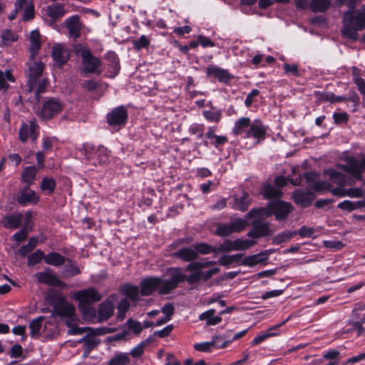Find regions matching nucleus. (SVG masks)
Here are the masks:
<instances>
[{
  "instance_id": "46",
  "label": "nucleus",
  "mask_w": 365,
  "mask_h": 365,
  "mask_svg": "<svg viewBox=\"0 0 365 365\" xmlns=\"http://www.w3.org/2000/svg\"><path fill=\"white\" fill-rule=\"evenodd\" d=\"M331 5L330 0H312L310 9L314 12H324Z\"/></svg>"
},
{
  "instance_id": "35",
  "label": "nucleus",
  "mask_w": 365,
  "mask_h": 365,
  "mask_svg": "<svg viewBox=\"0 0 365 365\" xmlns=\"http://www.w3.org/2000/svg\"><path fill=\"white\" fill-rule=\"evenodd\" d=\"M261 193L266 200L277 199L282 197V191L269 183L262 186Z\"/></svg>"
},
{
  "instance_id": "54",
  "label": "nucleus",
  "mask_w": 365,
  "mask_h": 365,
  "mask_svg": "<svg viewBox=\"0 0 365 365\" xmlns=\"http://www.w3.org/2000/svg\"><path fill=\"white\" fill-rule=\"evenodd\" d=\"M81 273L78 265L76 262H71L69 264H66L63 268V274L66 277H72L78 275Z\"/></svg>"
},
{
  "instance_id": "31",
  "label": "nucleus",
  "mask_w": 365,
  "mask_h": 365,
  "mask_svg": "<svg viewBox=\"0 0 365 365\" xmlns=\"http://www.w3.org/2000/svg\"><path fill=\"white\" fill-rule=\"evenodd\" d=\"M56 185V181L53 178L45 176L40 183V189L43 195L51 196L54 193Z\"/></svg>"
},
{
  "instance_id": "38",
  "label": "nucleus",
  "mask_w": 365,
  "mask_h": 365,
  "mask_svg": "<svg viewBox=\"0 0 365 365\" xmlns=\"http://www.w3.org/2000/svg\"><path fill=\"white\" fill-rule=\"evenodd\" d=\"M266 252L267 251L262 252L259 254H255L245 257L242 259L241 264L248 267H254L257 264L264 262L268 259L267 257H263L264 255H266Z\"/></svg>"
},
{
  "instance_id": "22",
  "label": "nucleus",
  "mask_w": 365,
  "mask_h": 365,
  "mask_svg": "<svg viewBox=\"0 0 365 365\" xmlns=\"http://www.w3.org/2000/svg\"><path fill=\"white\" fill-rule=\"evenodd\" d=\"M252 204V198L247 192H244L242 196H233V202L231 207L235 210L245 212Z\"/></svg>"
},
{
  "instance_id": "21",
  "label": "nucleus",
  "mask_w": 365,
  "mask_h": 365,
  "mask_svg": "<svg viewBox=\"0 0 365 365\" xmlns=\"http://www.w3.org/2000/svg\"><path fill=\"white\" fill-rule=\"evenodd\" d=\"M104 59L107 61L106 66L110 77H115L120 72V60L115 52L110 51L106 52L103 56Z\"/></svg>"
},
{
  "instance_id": "4",
  "label": "nucleus",
  "mask_w": 365,
  "mask_h": 365,
  "mask_svg": "<svg viewBox=\"0 0 365 365\" xmlns=\"http://www.w3.org/2000/svg\"><path fill=\"white\" fill-rule=\"evenodd\" d=\"M168 279H163L159 277H148L141 279L140 282V294L141 296L148 297L153 294V292L158 291L161 295L170 294L172 291L168 292Z\"/></svg>"
},
{
  "instance_id": "32",
  "label": "nucleus",
  "mask_w": 365,
  "mask_h": 365,
  "mask_svg": "<svg viewBox=\"0 0 365 365\" xmlns=\"http://www.w3.org/2000/svg\"><path fill=\"white\" fill-rule=\"evenodd\" d=\"M114 312L113 304L110 301L102 302L98 307V319L99 321L103 322L110 318Z\"/></svg>"
},
{
  "instance_id": "5",
  "label": "nucleus",
  "mask_w": 365,
  "mask_h": 365,
  "mask_svg": "<svg viewBox=\"0 0 365 365\" xmlns=\"http://www.w3.org/2000/svg\"><path fill=\"white\" fill-rule=\"evenodd\" d=\"M81 58V73L101 75L103 72L102 61L100 58L95 56L91 50L87 48H82L80 50Z\"/></svg>"
},
{
  "instance_id": "2",
  "label": "nucleus",
  "mask_w": 365,
  "mask_h": 365,
  "mask_svg": "<svg viewBox=\"0 0 365 365\" xmlns=\"http://www.w3.org/2000/svg\"><path fill=\"white\" fill-rule=\"evenodd\" d=\"M293 206L290 202L277 200L269 202L266 207H255L251 209L245 215L247 219L260 218L262 216L274 215L275 220L282 221L286 220L292 211Z\"/></svg>"
},
{
  "instance_id": "11",
  "label": "nucleus",
  "mask_w": 365,
  "mask_h": 365,
  "mask_svg": "<svg viewBox=\"0 0 365 365\" xmlns=\"http://www.w3.org/2000/svg\"><path fill=\"white\" fill-rule=\"evenodd\" d=\"M257 244V241L250 239L237 238L235 240L226 239L217 247L221 253L230 252L232 251H240L247 250Z\"/></svg>"
},
{
  "instance_id": "19",
  "label": "nucleus",
  "mask_w": 365,
  "mask_h": 365,
  "mask_svg": "<svg viewBox=\"0 0 365 365\" xmlns=\"http://www.w3.org/2000/svg\"><path fill=\"white\" fill-rule=\"evenodd\" d=\"M45 65L41 61L34 62L29 66V73L28 78V86L30 91H32L36 87L37 81L42 76Z\"/></svg>"
},
{
  "instance_id": "6",
  "label": "nucleus",
  "mask_w": 365,
  "mask_h": 365,
  "mask_svg": "<svg viewBox=\"0 0 365 365\" xmlns=\"http://www.w3.org/2000/svg\"><path fill=\"white\" fill-rule=\"evenodd\" d=\"M108 126L118 131L123 128L128 121V111L126 106L120 105L112 108L106 115Z\"/></svg>"
},
{
  "instance_id": "13",
  "label": "nucleus",
  "mask_w": 365,
  "mask_h": 365,
  "mask_svg": "<svg viewBox=\"0 0 365 365\" xmlns=\"http://www.w3.org/2000/svg\"><path fill=\"white\" fill-rule=\"evenodd\" d=\"M206 77L211 82L218 81L227 85L234 76L226 69L215 65H210L205 69Z\"/></svg>"
},
{
  "instance_id": "40",
  "label": "nucleus",
  "mask_w": 365,
  "mask_h": 365,
  "mask_svg": "<svg viewBox=\"0 0 365 365\" xmlns=\"http://www.w3.org/2000/svg\"><path fill=\"white\" fill-rule=\"evenodd\" d=\"M121 292L133 302H137L139 300L140 290L137 286L125 284L121 288Z\"/></svg>"
},
{
  "instance_id": "41",
  "label": "nucleus",
  "mask_w": 365,
  "mask_h": 365,
  "mask_svg": "<svg viewBox=\"0 0 365 365\" xmlns=\"http://www.w3.org/2000/svg\"><path fill=\"white\" fill-rule=\"evenodd\" d=\"M295 235H297V230L290 231L286 230L278 233L272 240V244L280 245L291 240Z\"/></svg>"
},
{
  "instance_id": "36",
  "label": "nucleus",
  "mask_w": 365,
  "mask_h": 365,
  "mask_svg": "<svg viewBox=\"0 0 365 365\" xmlns=\"http://www.w3.org/2000/svg\"><path fill=\"white\" fill-rule=\"evenodd\" d=\"M38 169L34 165L25 167L21 177V181L31 186L36 179Z\"/></svg>"
},
{
  "instance_id": "44",
  "label": "nucleus",
  "mask_w": 365,
  "mask_h": 365,
  "mask_svg": "<svg viewBox=\"0 0 365 365\" xmlns=\"http://www.w3.org/2000/svg\"><path fill=\"white\" fill-rule=\"evenodd\" d=\"M45 319L44 316H39L32 319L29 323V329L31 330L30 336L32 338H35L36 336L40 335V331L42 327V323Z\"/></svg>"
},
{
  "instance_id": "17",
  "label": "nucleus",
  "mask_w": 365,
  "mask_h": 365,
  "mask_svg": "<svg viewBox=\"0 0 365 365\" xmlns=\"http://www.w3.org/2000/svg\"><path fill=\"white\" fill-rule=\"evenodd\" d=\"M292 197L295 204L302 207L307 208L309 207L316 197L315 194L310 190H296Z\"/></svg>"
},
{
  "instance_id": "18",
  "label": "nucleus",
  "mask_w": 365,
  "mask_h": 365,
  "mask_svg": "<svg viewBox=\"0 0 365 365\" xmlns=\"http://www.w3.org/2000/svg\"><path fill=\"white\" fill-rule=\"evenodd\" d=\"M17 201L21 206H26L29 204L36 205L39 201V196L36 192L26 185L19 192Z\"/></svg>"
},
{
  "instance_id": "45",
  "label": "nucleus",
  "mask_w": 365,
  "mask_h": 365,
  "mask_svg": "<svg viewBox=\"0 0 365 365\" xmlns=\"http://www.w3.org/2000/svg\"><path fill=\"white\" fill-rule=\"evenodd\" d=\"M287 320L288 319H287L286 321L283 322L281 324H277L276 326H274V327L269 328V330H268L269 332L264 333V334H259V335L256 336L254 338V339L250 342L251 343V346L258 345V344L262 343L264 341H265L269 337H272V336H274L275 334L273 333V332H270V331L278 329L280 326H282V324H285L287 322Z\"/></svg>"
},
{
  "instance_id": "49",
  "label": "nucleus",
  "mask_w": 365,
  "mask_h": 365,
  "mask_svg": "<svg viewBox=\"0 0 365 365\" xmlns=\"http://www.w3.org/2000/svg\"><path fill=\"white\" fill-rule=\"evenodd\" d=\"M202 115L208 122L217 123L221 120L222 113L219 110H206L202 111Z\"/></svg>"
},
{
  "instance_id": "25",
  "label": "nucleus",
  "mask_w": 365,
  "mask_h": 365,
  "mask_svg": "<svg viewBox=\"0 0 365 365\" xmlns=\"http://www.w3.org/2000/svg\"><path fill=\"white\" fill-rule=\"evenodd\" d=\"M37 279L39 282L48 284L63 287L65 284L56 274L48 272H38L36 274Z\"/></svg>"
},
{
  "instance_id": "50",
  "label": "nucleus",
  "mask_w": 365,
  "mask_h": 365,
  "mask_svg": "<svg viewBox=\"0 0 365 365\" xmlns=\"http://www.w3.org/2000/svg\"><path fill=\"white\" fill-rule=\"evenodd\" d=\"M38 245V239L36 237H31L29 242L21 247L19 250V254L21 257H26L27 254L31 252Z\"/></svg>"
},
{
  "instance_id": "39",
  "label": "nucleus",
  "mask_w": 365,
  "mask_h": 365,
  "mask_svg": "<svg viewBox=\"0 0 365 365\" xmlns=\"http://www.w3.org/2000/svg\"><path fill=\"white\" fill-rule=\"evenodd\" d=\"M66 261V257L56 252H51L46 255L45 257V262L47 264L54 267H60L63 265Z\"/></svg>"
},
{
  "instance_id": "7",
  "label": "nucleus",
  "mask_w": 365,
  "mask_h": 365,
  "mask_svg": "<svg viewBox=\"0 0 365 365\" xmlns=\"http://www.w3.org/2000/svg\"><path fill=\"white\" fill-rule=\"evenodd\" d=\"M63 107V103L59 99L46 98L42 103L38 115L43 120H51L60 114Z\"/></svg>"
},
{
  "instance_id": "29",
  "label": "nucleus",
  "mask_w": 365,
  "mask_h": 365,
  "mask_svg": "<svg viewBox=\"0 0 365 365\" xmlns=\"http://www.w3.org/2000/svg\"><path fill=\"white\" fill-rule=\"evenodd\" d=\"M251 120L248 117H242L237 119L232 129V133L235 135L244 136L250 125Z\"/></svg>"
},
{
  "instance_id": "42",
  "label": "nucleus",
  "mask_w": 365,
  "mask_h": 365,
  "mask_svg": "<svg viewBox=\"0 0 365 365\" xmlns=\"http://www.w3.org/2000/svg\"><path fill=\"white\" fill-rule=\"evenodd\" d=\"M193 248L195 251L197 252V255L199 257V255H208L210 253H218L217 247H215L210 244L206 242H200L193 245Z\"/></svg>"
},
{
  "instance_id": "23",
  "label": "nucleus",
  "mask_w": 365,
  "mask_h": 365,
  "mask_svg": "<svg viewBox=\"0 0 365 365\" xmlns=\"http://www.w3.org/2000/svg\"><path fill=\"white\" fill-rule=\"evenodd\" d=\"M171 256L173 257L179 259L183 262H194L195 260L198 259L197 252L195 249L191 247H182L174 252Z\"/></svg>"
},
{
  "instance_id": "24",
  "label": "nucleus",
  "mask_w": 365,
  "mask_h": 365,
  "mask_svg": "<svg viewBox=\"0 0 365 365\" xmlns=\"http://www.w3.org/2000/svg\"><path fill=\"white\" fill-rule=\"evenodd\" d=\"M46 12L51 19L52 21L56 22L62 18L66 14L67 11L65 9L64 4L54 3L47 6Z\"/></svg>"
},
{
  "instance_id": "8",
  "label": "nucleus",
  "mask_w": 365,
  "mask_h": 365,
  "mask_svg": "<svg viewBox=\"0 0 365 365\" xmlns=\"http://www.w3.org/2000/svg\"><path fill=\"white\" fill-rule=\"evenodd\" d=\"M345 161L346 164H338V168L351 175L356 179H361L365 170V156L358 160L354 156L349 155L345 158Z\"/></svg>"
},
{
  "instance_id": "62",
  "label": "nucleus",
  "mask_w": 365,
  "mask_h": 365,
  "mask_svg": "<svg viewBox=\"0 0 365 365\" xmlns=\"http://www.w3.org/2000/svg\"><path fill=\"white\" fill-rule=\"evenodd\" d=\"M331 184L326 181H318L313 184L312 188L315 192L329 191Z\"/></svg>"
},
{
  "instance_id": "64",
  "label": "nucleus",
  "mask_w": 365,
  "mask_h": 365,
  "mask_svg": "<svg viewBox=\"0 0 365 365\" xmlns=\"http://www.w3.org/2000/svg\"><path fill=\"white\" fill-rule=\"evenodd\" d=\"M315 232L313 227H307L305 225L302 226L297 230V235H299L302 238L312 237Z\"/></svg>"
},
{
  "instance_id": "47",
  "label": "nucleus",
  "mask_w": 365,
  "mask_h": 365,
  "mask_svg": "<svg viewBox=\"0 0 365 365\" xmlns=\"http://www.w3.org/2000/svg\"><path fill=\"white\" fill-rule=\"evenodd\" d=\"M130 359L128 354L125 352L115 354L108 362L107 365H127Z\"/></svg>"
},
{
  "instance_id": "57",
  "label": "nucleus",
  "mask_w": 365,
  "mask_h": 365,
  "mask_svg": "<svg viewBox=\"0 0 365 365\" xmlns=\"http://www.w3.org/2000/svg\"><path fill=\"white\" fill-rule=\"evenodd\" d=\"M220 272V269L219 267H214L205 272L199 270L200 280L203 282H207L213 275L219 273Z\"/></svg>"
},
{
  "instance_id": "37",
  "label": "nucleus",
  "mask_w": 365,
  "mask_h": 365,
  "mask_svg": "<svg viewBox=\"0 0 365 365\" xmlns=\"http://www.w3.org/2000/svg\"><path fill=\"white\" fill-rule=\"evenodd\" d=\"M244 254L238 253L232 255H222L220 257L218 263L221 266L228 268L232 264H241Z\"/></svg>"
},
{
  "instance_id": "43",
  "label": "nucleus",
  "mask_w": 365,
  "mask_h": 365,
  "mask_svg": "<svg viewBox=\"0 0 365 365\" xmlns=\"http://www.w3.org/2000/svg\"><path fill=\"white\" fill-rule=\"evenodd\" d=\"M208 140L210 141H203V145L207 146L208 144H210L219 151H222L223 150L224 145L228 142V138L225 135H215V137H212L211 139Z\"/></svg>"
},
{
  "instance_id": "16",
  "label": "nucleus",
  "mask_w": 365,
  "mask_h": 365,
  "mask_svg": "<svg viewBox=\"0 0 365 365\" xmlns=\"http://www.w3.org/2000/svg\"><path fill=\"white\" fill-rule=\"evenodd\" d=\"M64 24L68 31L70 38L76 40L81 36L82 23L80 16L76 14L67 18L64 21Z\"/></svg>"
},
{
  "instance_id": "63",
  "label": "nucleus",
  "mask_w": 365,
  "mask_h": 365,
  "mask_svg": "<svg viewBox=\"0 0 365 365\" xmlns=\"http://www.w3.org/2000/svg\"><path fill=\"white\" fill-rule=\"evenodd\" d=\"M35 15V7L34 4L30 3L24 9L23 20L25 21H30L34 18Z\"/></svg>"
},
{
  "instance_id": "34",
  "label": "nucleus",
  "mask_w": 365,
  "mask_h": 365,
  "mask_svg": "<svg viewBox=\"0 0 365 365\" xmlns=\"http://www.w3.org/2000/svg\"><path fill=\"white\" fill-rule=\"evenodd\" d=\"M327 174L329 175L330 180L339 186L344 187L350 185L349 182L350 178L345 174L338 172L334 169L328 170Z\"/></svg>"
},
{
  "instance_id": "60",
  "label": "nucleus",
  "mask_w": 365,
  "mask_h": 365,
  "mask_svg": "<svg viewBox=\"0 0 365 365\" xmlns=\"http://www.w3.org/2000/svg\"><path fill=\"white\" fill-rule=\"evenodd\" d=\"M29 235V232L26 226H24L19 231L16 232L12 236V240L17 242H23L25 241Z\"/></svg>"
},
{
  "instance_id": "48",
  "label": "nucleus",
  "mask_w": 365,
  "mask_h": 365,
  "mask_svg": "<svg viewBox=\"0 0 365 365\" xmlns=\"http://www.w3.org/2000/svg\"><path fill=\"white\" fill-rule=\"evenodd\" d=\"M45 257L46 255L41 250H36L34 253L28 256L27 264L29 267L34 266L39 264L43 259L45 260Z\"/></svg>"
},
{
  "instance_id": "33",
  "label": "nucleus",
  "mask_w": 365,
  "mask_h": 365,
  "mask_svg": "<svg viewBox=\"0 0 365 365\" xmlns=\"http://www.w3.org/2000/svg\"><path fill=\"white\" fill-rule=\"evenodd\" d=\"M22 217L21 213L5 215L3 218V225L6 229H17L21 225Z\"/></svg>"
},
{
  "instance_id": "15",
  "label": "nucleus",
  "mask_w": 365,
  "mask_h": 365,
  "mask_svg": "<svg viewBox=\"0 0 365 365\" xmlns=\"http://www.w3.org/2000/svg\"><path fill=\"white\" fill-rule=\"evenodd\" d=\"M252 225V229L247 234L249 237L258 239L271 236L273 234V231L269 227V222H262L255 219Z\"/></svg>"
},
{
  "instance_id": "52",
  "label": "nucleus",
  "mask_w": 365,
  "mask_h": 365,
  "mask_svg": "<svg viewBox=\"0 0 365 365\" xmlns=\"http://www.w3.org/2000/svg\"><path fill=\"white\" fill-rule=\"evenodd\" d=\"M132 43L133 48L139 51L143 48H148L150 44V41L145 35H141L138 39L133 40Z\"/></svg>"
},
{
  "instance_id": "10",
  "label": "nucleus",
  "mask_w": 365,
  "mask_h": 365,
  "mask_svg": "<svg viewBox=\"0 0 365 365\" xmlns=\"http://www.w3.org/2000/svg\"><path fill=\"white\" fill-rule=\"evenodd\" d=\"M247 218L237 217L230 223H220L215 230V235L222 237H229L235 232L243 231L247 226Z\"/></svg>"
},
{
  "instance_id": "9",
  "label": "nucleus",
  "mask_w": 365,
  "mask_h": 365,
  "mask_svg": "<svg viewBox=\"0 0 365 365\" xmlns=\"http://www.w3.org/2000/svg\"><path fill=\"white\" fill-rule=\"evenodd\" d=\"M84 149L87 158L93 160V165H105L109 162L110 151L107 148L103 145L96 147L93 145H86Z\"/></svg>"
},
{
  "instance_id": "55",
  "label": "nucleus",
  "mask_w": 365,
  "mask_h": 365,
  "mask_svg": "<svg viewBox=\"0 0 365 365\" xmlns=\"http://www.w3.org/2000/svg\"><path fill=\"white\" fill-rule=\"evenodd\" d=\"M78 307L82 314L85 317H92L96 315V310L94 307L91 306V304L78 302Z\"/></svg>"
},
{
  "instance_id": "1",
  "label": "nucleus",
  "mask_w": 365,
  "mask_h": 365,
  "mask_svg": "<svg viewBox=\"0 0 365 365\" xmlns=\"http://www.w3.org/2000/svg\"><path fill=\"white\" fill-rule=\"evenodd\" d=\"M365 29V5L361 9L347 10L343 14L341 35L344 38L356 41L359 39L357 31Z\"/></svg>"
},
{
  "instance_id": "3",
  "label": "nucleus",
  "mask_w": 365,
  "mask_h": 365,
  "mask_svg": "<svg viewBox=\"0 0 365 365\" xmlns=\"http://www.w3.org/2000/svg\"><path fill=\"white\" fill-rule=\"evenodd\" d=\"M199 270L200 269L191 270L190 272L192 273L189 275H186L182 273L180 267H171L168 268L167 274L170 276V281L167 283L169 287L168 292L177 289L180 284L185 281L190 285L199 283L201 281Z\"/></svg>"
},
{
  "instance_id": "26",
  "label": "nucleus",
  "mask_w": 365,
  "mask_h": 365,
  "mask_svg": "<svg viewBox=\"0 0 365 365\" xmlns=\"http://www.w3.org/2000/svg\"><path fill=\"white\" fill-rule=\"evenodd\" d=\"M30 60L34 61L38 51L41 47V34L38 30H34L30 33Z\"/></svg>"
},
{
  "instance_id": "12",
  "label": "nucleus",
  "mask_w": 365,
  "mask_h": 365,
  "mask_svg": "<svg viewBox=\"0 0 365 365\" xmlns=\"http://www.w3.org/2000/svg\"><path fill=\"white\" fill-rule=\"evenodd\" d=\"M268 125H264L262 120L256 118L251 121L249 129L244 138H254L257 143H262L267 138Z\"/></svg>"
},
{
  "instance_id": "27",
  "label": "nucleus",
  "mask_w": 365,
  "mask_h": 365,
  "mask_svg": "<svg viewBox=\"0 0 365 365\" xmlns=\"http://www.w3.org/2000/svg\"><path fill=\"white\" fill-rule=\"evenodd\" d=\"M62 302L54 307L55 313L61 317H72L75 314V307L72 304L66 302L63 298Z\"/></svg>"
},
{
  "instance_id": "58",
  "label": "nucleus",
  "mask_w": 365,
  "mask_h": 365,
  "mask_svg": "<svg viewBox=\"0 0 365 365\" xmlns=\"http://www.w3.org/2000/svg\"><path fill=\"white\" fill-rule=\"evenodd\" d=\"M334 123L336 125L346 124L349 120V115L346 112L333 113Z\"/></svg>"
},
{
  "instance_id": "14",
  "label": "nucleus",
  "mask_w": 365,
  "mask_h": 365,
  "mask_svg": "<svg viewBox=\"0 0 365 365\" xmlns=\"http://www.w3.org/2000/svg\"><path fill=\"white\" fill-rule=\"evenodd\" d=\"M29 124L23 122L19 130V140L26 143L30 138L32 141H36L39 136V125L36 120H29Z\"/></svg>"
},
{
  "instance_id": "28",
  "label": "nucleus",
  "mask_w": 365,
  "mask_h": 365,
  "mask_svg": "<svg viewBox=\"0 0 365 365\" xmlns=\"http://www.w3.org/2000/svg\"><path fill=\"white\" fill-rule=\"evenodd\" d=\"M51 56L54 63L59 67L63 66L68 60L64 48L61 44H56L53 47Z\"/></svg>"
},
{
  "instance_id": "56",
  "label": "nucleus",
  "mask_w": 365,
  "mask_h": 365,
  "mask_svg": "<svg viewBox=\"0 0 365 365\" xmlns=\"http://www.w3.org/2000/svg\"><path fill=\"white\" fill-rule=\"evenodd\" d=\"M48 83L49 81L48 78H43L41 81H37V83L36 85V89L35 91V98L37 101H39L40 95L46 91Z\"/></svg>"
},
{
  "instance_id": "59",
  "label": "nucleus",
  "mask_w": 365,
  "mask_h": 365,
  "mask_svg": "<svg viewBox=\"0 0 365 365\" xmlns=\"http://www.w3.org/2000/svg\"><path fill=\"white\" fill-rule=\"evenodd\" d=\"M205 125L200 123H192L189 128V133L192 135H197L198 139L202 138Z\"/></svg>"
},
{
  "instance_id": "51",
  "label": "nucleus",
  "mask_w": 365,
  "mask_h": 365,
  "mask_svg": "<svg viewBox=\"0 0 365 365\" xmlns=\"http://www.w3.org/2000/svg\"><path fill=\"white\" fill-rule=\"evenodd\" d=\"M79 342H84L83 344V356H87L91 351L98 345V341L93 339H90L88 336L79 340Z\"/></svg>"
},
{
  "instance_id": "30",
  "label": "nucleus",
  "mask_w": 365,
  "mask_h": 365,
  "mask_svg": "<svg viewBox=\"0 0 365 365\" xmlns=\"http://www.w3.org/2000/svg\"><path fill=\"white\" fill-rule=\"evenodd\" d=\"M229 344H230V341L222 342V344H218L215 341H205V342H202V343L195 344L194 349H195V350H196L197 351L209 353L212 351V347H214L215 349H223V348H226Z\"/></svg>"
},
{
  "instance_id": "61",
  "label": "nucleus",
  "mask_w": 365,
  "mask_h": 365,
  "mask_svg": "<svg viewBox=\"0 0 365 365\" xmlns=\"http://www.w3.org/2000/svg\"><path fill=\"white\" fill-rule=\"evenodd\" d=\"M128 329L132 331L135 334H139L143 330V327L140 322L129 319L127 321Z\"/></svg>"
},
{
  "instance_id": "20",
  "label": "nucleus",
  "mask_w": 365,
  "mask_h": 365,
  "mask_svg": "<svg viewBox=\"0 0 365 365\" xmlns=\"http://www.w3.org/2000/svg\"><path fill=\"white\" fill-rule=\"evenodd\" d=\"M76 299L83 303L91 304L99 302L101 299V295L96 289L88 288L78 292Z\"/></svg>"
},
{
  "instance_id": "53",
  "label": "nucleus",
  "mask_w": 365,
  "mask_h": 365,
  "mask_svg": "<svg viewBox=\"0 0 365 365\" xmlns=\"http://www.w3.org/2000/svg\"><path fill=\"white\" fill-rule=\"evenodd\" d=\"M216 264L215 261H207V262H194L188 264L186 267V271L191 270H202L204 268L209 267L213 266Z\"/></svg>"
}]
</instances>
